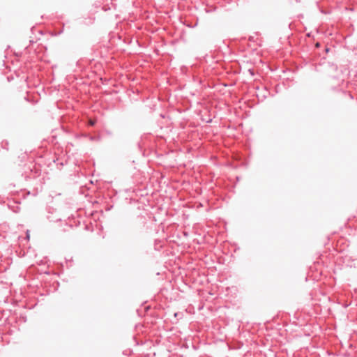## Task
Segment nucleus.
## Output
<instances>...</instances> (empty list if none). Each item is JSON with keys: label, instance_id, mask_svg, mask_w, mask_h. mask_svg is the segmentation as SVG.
<instances>
[{"label": "nucleus", "instance_id": "1", "mask_svg": "<svg viewBox=\"0 0 357 357\" xmlns=\"http://www.w3.org/2000/svg\"><path fill=\"white\" fill-rule=\"evenodd\" d=\"M96 123V121L94 120V119H89V122H88V124L91 126H93Z\"/></svg>", "mask_w": 357, "mask_h": 357}, {"label": "nucleus", "instance_id": "2", "mask_svg": "<svg viewBox=\"0 0 357 357\" xmlns=\"http://www.w3.org/2000/svg\"><path fill=\"white\" fill-rule=\"evenodd\" d=\"M58 159H56V160H54V162L56 164V166H59L60 165L61 167L63 166L64 165V163L63 162L59 163L58 162Z\"/></svg>", "mask_w": 357, "mask_h": 357}, {"label": "nucleus", "instance_id": "3", "mask_svg": "<svg viewBox=\"0 0 357 357\" xmlns=\"http://www.w3.org/2000/svg\"><path fill=\"white\" fill-rule=\"evenodd\" d=\"M102 9L104 11H107V10H109L110 8H109V7L104 6V7H102Z\"/></svg>", "mask_w": 357, "mask_h": 357}]
</instances>
